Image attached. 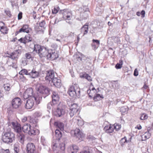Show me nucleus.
Returning <instances> with one entry per match:
<instances>
[{"instance_id": "nucleus-6", "label": "nucleus", "mask_w": 153, "mask_h": 153, "mask_svg": "<svg viewBox=\"0 0 153 153\" xmlns=\"http://www.w3.org/2000/svg\"><path fill=\"white\" fill-rule=\"evenodd\" d=\"M34 54L38 53L39 56L42 58V57L47 56L48 53V48H32Z\"/></svg>"}, {"instance_id": "nucleus-27", "label": "nucleus", "mask_w": 153, "mask_h": 153, "mask_svg": "<svg viewBox=\"0 0 153 153\" xmlns=\"http://www.w3.org/2000/svg\"><path fill=\"white\" fill-rule=\"evenodd\" d=\"M39 73L33 69L31 71H30L29 73V76L33 78H36L39 76Z\"/></svg>"}, {"instance_id": "nucleus-32", "label": "nucleus", "mask_w": 153, "mask_h": 153, "mask_svg": "<svg viewBox=\"0 0 153 153\" xmlns=\"http://www.w3.org/2000/svg\"><path fill=\"white\" fill-rule=\"evenodd\" d=\"M92 46L94 48H98V46L100 44V41L97 39H93L92 40Z\"/></svg>"}, {"instance_id": "nucleus-10", "label": "nucleus", "mask_w": 153, "mask_h": 153, "mask_svg": "<svg viewBox=\"0 0 153 153\" xmlns=\"http://www.w3.org/2000/svg\"><path fill=\"white\" fill-rule=\"evenodd\" d=\"M21 103V100L19 97H16L14 98L11 102L12 107L15 109L19 108L20 106Z\"/></svg>"}, {"instance_id": "nucleus-63", "label": "nucleus", "mask_w": 153, "mask_h": 153, "mask_svg": "<svg viewBox=\"0 0 153 153\" xmlns=\"http://www.w3.org/2000/svg\"><path fill=\"white\" fill-rule=\"evenodd\" d=\"M127 141V139L126 138V137H124V138H122L121 141L120 142L121 143H125Z\"/></svg>"}, {"instance_id": "nucleus-11", "label": "nucleus", "mask_w": 153, "mask_h": 153, "mask_svg": "<svg viewBox=\"0 0 153 153\" xmlns=\"http://www.w3.org/2000/svg\"><path fill=\"white\" fill-rule=\"evenodd\" d=\"M71 133L74 134V136L80 141L82 140L84 137L83 134L79 128H76L74 131H72Z\"/></svg>"}, {"instance_id": "nucleus-54", "label": "nucleus", "mask_w": 153, "mask_h": 153, "mask_svg": "<svg viewBox=\"0 0 153 153\" xmlns=\"http://www.w3.org/2000/svg\"><path fill=\"white\" fill-rule=\"evenodd\" d=\"M60 149L62 151H64L65 149V144L64 143H62L60 144Z\"/></svg>"}, {"instance_id": "nucleus-24", "label": "nucleus", "mask_w": 153, "mask_h": 153, "mask_svg": "<svg viewBox=\"0 0 153 153\" xmlns=\"http://www.w3.org/2000/svg\"><path fill=\"white\" fill-rule=\"evenodd\" d=\"M27 133L29 135L33 136L36 134H39V131L38 129L35 130L31 127Z\"/></svg>"}, {"instance_id": "nucleus-39", "label": "nucleus", "mask_w": 153, "mask_h": 153, "mask_svg": "<svg viewBox=\"0 0 153 153\" xmlns=\"http://www.w3.org/2000/svg\"><path fill=\"white\" fill-rule=\"evenodd\" d=\"M29 48H32L33 47V48H42L40 45L35 44L33 42H32L31 44L29 45Z\"/></svg>"}, {"instance_id": "nucleus-55", "label": "nucleus", "mask_w": 153, "mask_h": 153, "mask_svg": "<svg viewBox=\"0 0 153 153\" xmlns=\"http://www.w3.org/2000/svg\"><path fill=\"white\" fill-rule=\"evenodd\" d=\"M120 111L122 112V113H125L127 111V108H125L124 107H122L120 109Z\"/></svg>"}, {"instance_id": "nucleus-49", "label": "nucleus", "mask_w": 153, "mask_h": 153, "mask_svg": "<svg viewBox=\"0 0 153 153\" xmlns=\"http://www.w3.org/2000/svg\"><path fill=\"white\" fill-rule=\"evenodd\" d=\"M114 83L113 84V86L115 88H117L119 87L118 82L116 81H114Z\"/></svg>"}, {"instance_id": "nucleus-37", "label": "nucleus", "mask_w": 153, "mask_h": 153, "mask_svg": "<svg viewBox=\"0 0 153 153\" xmlns=\"http://www.w3.org/2000/svg\"><path fill=\"white\" fill-rule=\"evenodd\" d=\"M59 9V8L58 6H56L54 7V8L52 10V13L53 14H55L57 13L58 12L59 13V11L60 10ZM59 14L58 13V16H59Z\"/></svg>"}, {"instance_id": "nucleus-3", "label": "nucleus", "mask_w": 153, "mask_h": 153, "mask_svg": "<svg viewBox=\"0 0 153 153\" xmlns=\"http://www.w3.org/2000/svg\"><path fill=\"white\" fill-rule=\"evenodd\" d=\"M15 134L10 131L5 132L2 135V140L5 143L10 144L15 140Z\"/></svg>"}, {"instance_id": "nucleus-43", "label": "nucleus", "mask_w": 153, "mask_h": 153, "mask_svg": "<svg viewBox=\"0 0 153 153\" xmlns=\"http://www.w3.org/2000/svg\"><path fill=\"white\" fill-rule=\"evenodd\" d=\"M3 87L5 90L7 91H9L10 90V85L8 84H4Z\"/></svg>"}, {"instance_id": "nucleus-18", "label": "nucleus", "mask_w": 153, "mask_h": 153, "mask_svg": "<svg viewBox=\"0 0 153 153\" xmlns=\"http://www.w3.org/2000/svg\"><path fill=\"white\" fill-rule=\"evenodd\" d=\"M27 153H33L36 152L35 146L33 143H28L27 146Z\"/></svg>"}, {"instance_id": "nucleus-62", "label": "nucleus", "mask_w": 153, "mask_h": 153, "mask_svg": "<svg viewBox=\"0 0 153 153\" xmlns=\"http://www.w3.org/2000/svg\"><path fill=\"white\" fill-rule=\"evenodd\" d=\"M138 75V71L137 70V68H136L134 71V75L135 76H137Z\"/></svg>"}, {"instance_id": "nucleus-47", "label": "nucleus", "mask_w": 153, "mask_h": 153, "mask_svg": "<svg viewBox=\"0 0 153 153\" xmlns=\"http://www.w3.org/2000/svg\"><path fill=\"white\" fill-rule=\"evenodd\" d=\"M54 105L53 102H50L47 104V108L48 109H50Z\"/></svg>"}, {"instance_id": "nucleus-20", "label": "nucleus", "mask_w": 153, "mask_h": 153, "mask_svg": "<svg viewBox=\"0 0 153 153\" xmlns=\"http://www.w3.org/2000/svg\"><path fill=\"white\" fill-rule=\"evenodd\" d=\"M17 138L20 143L22 144H23L24 142L25 138L24 134L22 133V131L17 133Z\"/></svg>"}, {"instance_id": "nucleus-64", "label": "nucleus", "mask_w": 153, "mask_h": 153, "mask_svg": "<svg viewBox=\"0 0 153 153\" xmlns=\"http://www.w3.org/2000/svg\"><path fill=\"white\" fill-rule=\"evenodd\" d=\"M27 118L26 117H23L22 118V121L23 122H25V121H27Z\"/></svg>"}, {"instance_id": "nucleus-17", "label": "nucleus", "mask_w": 153, "mask_h": 153, "mask_svg": "<svg viewBox=\"0 0 153 153\" xmlns=\"http://www.w3.org/2000/svg\"><path fill=\"white\" fill-rule=\"evenodd\" d=\"M11 123L12 127L15 132L18 133L21 131V128L19 123L17 122H12Z\"/></svg>"}, {"instance_id": "nucleus-25", "label": "nucleus", "mask_w": 153, "mask_h": 153, "mask_svg": "<svg viewBox=\"0 0 153 153\" xmlns=\"http://www.w3.org/2000/svg\"><path fill=\"white\" fill-rule=\"evenodd\" d=\"M52 94V102L53 105H54L58 101L59 97L58 94L55 92H53Z\"/></svg>"}, {"instance_id": "nucleus-33", "label": "nucleus", "mask_w": 153, "mask_h": 153, "mask_svg": "<svg viewBox=\"0 0 153 153\" xmlns=\"http://www.w3.org/2000/svg\"><path fill=\"white\" fill-rule=\"evenodd\" d=\"M31 127V126L29 124H25L22 128V130L25 133H27Z\"/></svg>"}, {"instance_id": "nucleus-61", "label": "nucleus", "mask_w": 153, "mask_h": 153, "mask_svg": "<svg viewBox=\"0 0 153 153\" xmlns=\"http://www.w3.org/2000/svg\"><path fill=\"white\" fill-rule=\"evenodd\" d=\"M25 57L27 59H30L31 58V55L29 53H26L25 54Z\"/></svg>"}, {"instance_id": "nucleus-48", "label": "nucleus", "mask_w": 153, "mask_h": 153, "mask_svg": "<svg viewBox=\"0 0 153 153\" xmlns=\"http://www.w3.org/2000/svg\"><path fill=\"white\" fill-rule=\"evenodd\" d=\"M12 7L13 8L14 6H17L18 5V4L17 1H12L11 2Z\"/></svg>"}, {"instance_id": "nucleus-23", "label": "nucleus", "mask_w": 153, "mask_h": 153, "mask_svg": "<svg viewBox=\"0 0 153 153\" xmlns=\"http://www.w3.org/2000/svg\"><path fill=\"white\" fill-rule=\"evenodd\" d=\"M4 23L2 22H0V31L4 34H7L8 30L6 27L4 26Z\"/></svg>"}, {"instance_id": "nucleus-22", "label": "nucleus", "mask_w": 153, "mask_h": 153, "mask_svg": "<svg viewBox=\"0 0 153 153\" xmlns=\"http://www.w3.org/2000/svg\"><path fill=\"white\" fill-rule=\"evenodd\" d=\"M53 85L57 88H59L61 86V81L57 78L54 77L51 81Z\"/></svg>"}, {"instance_id": "nucleus-28", "label": "nucleus", "mask_w": 153, "mask_h": 153, "mask_svg": "<svg viewBox=\"0 0 153 153\" xmlns=\"http://www.w3.org/2000/svg\"><path fill=\"white\" fill-rule=\"evenodd\" d=\"M68 150L69 152L74 153L77 152L78 150V147L76 145H73L69 147Z\"/></svg>"}, {"instance_id": "nucleus-50", "label": "nucleus", "mask_w": 153, "mask_h": 153, "mask_svg": "<svg viewBox=\"0 0 153 153\" xmlns=\"http://www.w3.org/2000/svg\"><path fill=\"white\" fill-rule=\"evenodd\" d=\"M41 141L42 144L44 145L46 143V140L44 137L42 136L41 138Z\"/></svg>"}, {"instance_id": "nucleus-26", "label": "nucleus", "mask_w": 153, "mask_h": 153, "mask_svg": "<svg viewBox=\"0 0 153 153\" xmlns=\"http://www.w3.org/2000/svg\"><path fill=\"white\" fill-rule=\"evenodd\" d=\"M104 129L105 132L107 133H112L114 131L113 126L111 124L106 126L105 127Z\"/></svg>"}, {"instance_id": "nucleus-12", "label": "nucleus", "mask_w": 153, "mask_h": 153, "mask_svg": "<svg viewBox=\"0 0 153 153\" xmlns=\"http://www.w3.org/2000/svg\"><path fill=\"white\" fill-rule=\"evenodd\" d=\"M70 114L71 117L73 116L76 113H79V108L77 104H71L70 107Z\"/></svg>"}, {"instance_id": "nucleus-53", "label": "nucleus", "mask_w": 153, "mask_h": 153, "mask_svg": "<svg viewBox=\"0 0 153 153\" xmlns=\"http://www.w3.org/2000/svg\"><path fill=\"white\" fill-rule=\"evenodd\" d=\"M83 10L84 11V12H88L89 13V8L87 6H83Z\"/></svg>"}, {"instance_id": "nucleus-60", "label": "nucleus", "mask_w": 153, "mask_h": 153, "mask_svg": "<svg viewBox=\"0 0 153 153\" xmlns=\"http://www.w3.org/2000/svg\"><path fill=\"white\" fill-rule=\"evenodd\" d=\"M5 13L6 14V15L9 17H10L11 14V12L10 11H5Z\"/></svg>"}, {"instance_id": "nucleus-44", "label": "nucleus", "mask_w": 153, "mask_h": 153, "mask_svg": "<svg viewBox=\"0 0 153 153\" xmlns=\"http://www.w3.org/2000/svg\"><path fill=\"white\" fill-rule=\"evenodd\" d=\"M14 151L16 153H18L19 151V146L15 145L14 146Z\"/></svg>"}, {"instance_id": "nucleus-16", "label": "nucleus", "mask_w": 153, "mask_h": 153, "mask_svg": "<svg viewBox=\"0 0 153 153\" xmlns=\"http://www.w3.org/2000/svg\"><path fill=\"white\" fill-rule=\"evenodd\" d=\"M54 71L52 70H51L47 71L45 79L50 82L52 80L53 78H54Z\"/></svg>"}, {"instance_id": "nucleus-8", "label": "nucleus", "mask_w": 153, "mask_h": 153, "mask_svg": "<svg viewBox=\"0 0 153 153\" xmlns=\"http://www.w3.org/2000/svg\"><path fill=\"white\" fill-rule=\"evenodd\" d=\"M58 57V55L57 52H55L54 49H51L50 48L48 50V53L47 55V57L49 59L53 60L56 59Z\"/></svg>"}, {"instance_id": "nucleus-42", "label": "nucleus", "mask_w": 153, "mask_h": 153, "mask_svg": "<svg viewBox=\"0 0 153 153\" xmlns=\"http://www.w3.org/2000/svg\"><path fill=\"white\" fill-rule=\"evenodd\" d=\"M96 91V89L94 87L92 88L91 89H89L87 90V92L88 94H92L93 93H94L95 91Z\"/></svg>"}, {"instance_id": "nucleus-58", "label": "nucleus", "mask_w": 153, "mask_h": 153, "mask_svg": "<svg viewBox=\"0 0 153 153\" xmlns=\"http://www.w3.org/2000/svg\"><path fill=\"white\" fill-rule=\"evenodd\" d=\"M1 153H10L9 150L8 149L4 150L2 149L1 152Z\"/></svg>"}, {"instance_id": "nucleus-19", "label": "nucleus", "mask_w": 153, "mask_h": 153, "mask_svg": "<svg viewBox=\"0 0 153 153\" xmlns=\"http://www.w3.org/2000/svg\"><path fill=\"white\" fill-rule=\"evenodd\" d=\"M75 57L77 60L81 63L85 60V57L84 55L79 52H77L75 56Z\"/></svg>"}, {"instance_id": "nucleus-2", "label": "nucleus", "mask_w": 153, "mask_h": 153, "mask_svg": "<svg viewBox=\"0 0 153 153\" xmlns=\"http://www.w3.org/2000/svg\"><path fill=\"white\" fill-rule=\"evenodd\" d=\"M42 99V97L41 96H39L38 97L34 96L31 98H29L27 101L25 108L27 109L31 108L34 105V100L36 101L37 104H38L40 103Z\"/></svg>"}, {"instance_id": "nucleus-4", "label": "nucleus", "mask_w": 153, "mask_h": 153, "mask_svg": "<svg viewBox=\"0 0 153 153\" xmlns=\"http://www.w3.org/2000/svg\"><path fill=\"white\" fill-rule=\"evenodd\" d=\"M55 125L58 128L55 131L56 136L57 139L59 140L62 136V132L60 130L62 131L64 130V124L60 122H56L55 123Z\"/></svg>"}, {"instance_id": "nucleus-52", "label": "nucleus", "mask_w": 153, "mask_h": 153, "mask_svg": "<svg viewBox=\"0 0 153 153\" xmlns=\"http://www.w3.org/2000/svg\"><path fill=\"white\" fill-rule=\"evenodd\" d=\"M96 10L99 13H101L102 11L103 8H100L98 6H97L96 8Z\"/></svg>"}, {"instance_id": "nucleus-45", "label": "nucleus", "mask_w": 153, "mask_h": 153, "mask_svg": "<svg viewBox=\"0 0 153 153\" xmlns=\"http://www.w3.org/2000/svg\"><path fill=\"white\" fill-rule=\"evenodd\" d=\"M87 12H84L82 14V18L84 19H86L88 17V14Z\"/></svg>"}, {"instance_id": "nucleus-51", "label": "nucleus", "mask_w": 153, "mask_h": 153, "mask_svg": "<svg viewBox=\"0 0 153 153\" xmlns=\"http://www.w3.org/2000/svg\"><path fill=\"white\" fill-rule=\"evenodd\" d=\"M45 24V20H42L39 23V26L42 27H44Z\"/></svg>"}, {"instance_id": "nucleus-29", "label": "nucleus", "mask_w": 153, "mask_h": 153, "mask_svg": "<svg viewBox=\"0 0 153 153\" xmlns=\"http://www.w3.org/2000/svg\"><path fill=\"white\" fill-rule=\"evenodd\" d=\"M88 23H85L81 28V30L83 32V36L86 34L88 32Z\"/></svg>"}, {"instance_id": "nucleus-36", "label": "nucleus", "mask_w": 153, "mask_h": 153, "mask_svg": "<svg viewBox=\"0 0 153 153\" xmlns=\"http://www.w3.org/2000/svg\"><path fill=\"white\" fill-rule=\"evenodd\" d=\"M104 98L102 95H100L99 94H95L94 97V100L95 101H97L101 99V98L103 99Z\"/></svg>"}, {"instance_id": "nucleus-9", "label": "nucleus", "mask_w": 153, "mask_h": 153, "mask_svg": "<svg viewBox=\"0 0 153 153\" xmlns=\"http://www.w3.org/2000/svg\"><path fill=\"white\" fill-rule=\"evenodd\" d=\"M33 90L31 88H27L23 94V97L25 99H27L29 97L31 98L32 97L34 96L36 97H38L39 95L37 96L33 94Z\"/></svg>"}, {"instance_id": "nucleus-56", "label": "nucleus", "mask_w": 153, "mask_h": 153, "mask_svg": "<svg viewBox=\"0 0 153 153\" xmlns=\"http://www.w3.org/2000/svg\"><path fill=\"white\" fill-rule=\"evenodd\" d=\"M147 117H148L147 115L143 114L142 115V116L140 117V119L141 120H144L146 119L147 118Z\"/></svg>"}, {"instance_id": "nucleus-5", "label": "nucleus", "mask_w": 153, "mask_h": 153, "mask_svg": "<svg viewBox=\"0 0 153 153\" xmlns=\"http://www.w3.org/2000/svg\"><path fill=\"white\" fill-rule=\"evenodd\" d=\"M80 93V88L75 85L71 86L69 89V95L72 97H78L79 96Z\"/></svg>"}, {"instance_id": "nucleus-41", "label": "nucleus", "mask_w": 153, "mask_h": 153, "mask_svg": "<svg viewBox=\"0 0 153 153\" xmlns=\"http://www.w3.org/2000/svg\"><path fill=\"white\" fill-rule=\"evenodd\" d=\"M113 127L114 128V129L116 131H117L119 130L121 128V125L117 123H115L113 126Z\"/></svg>"}, {"instance_id": "nucleus-21", "label": "nucleus", "mask_w": 153, "mask_h": 153, "mask_svg": "<svg viewBox=\"0 0 153 153\" xmlns=\"http://www.w3.org/2000/svg\"><path fill=\"white\" fill-rule=\"evenodd\" d=\"M21 53V51L18 49L16 51L14 52L11 53L9 57L11 59L14 60L16 59V58H18L19 55Z\"/></svg>"}, {"instance_id": "nucleus-35", "label": "nucleus", "mask_w": 153, "mask_h": 153, "mask_svg": "<svg viewBox=\"0 0 153 153\" xmlns=\"http://www.w3.org/2000/svg\"><path fill=\"white\" fill-rule=\"evenodd\" d=\"M30 71V70H27L26 69H23L21 70L19 72V74L20 75H29V73Z\"/></svg>"}, {"instance_id": "nucleus-1", "label": "nucleus", "mask_w": 153, "mask_h": 153, "mask_svg": "<svg viewBox=\"0 0 153 153\" xmlns=\"http://www.w3.org/2000/svg\"><path fill=\"white\" fill-rule=\"evenodd\" d=\"M59 16L56 18L54 22V24L58 23L59 21L64 19L70 20L72 17L71 11L68 9L60 10L59 12Z\"/></svg>"}, {"instance_id": "nucleus-30", "label": "nucleus", "mask_w": 153, "mask_h": 153, "mask_svg": "<svg viewBox=\"0 0 153 153\" xmlns=\"http://www.w3.org/2000/svg\"><path fill=\"white\" fill-rule=\"evenodd\" d=\"M151 136V134L149 131L146 132L142 136V141H145L146 140L149 138Z\"/></svg>"}, {"instance_id": "nucleus-15", "label": "nucleus", "mask_w": 153, "mask_h": 153, "mask_svg": "<svg viewBox=\"0 0 153 153\" xmlns=\"http://www.w3.org/2000/svg\"><path fill=\"white\" fill-rule=\"evenodd\" d=\"M65 111L63 108L60 105H59L54 113V115L57 117H60L64 114Z\"/></svg>"}, {"instance_id": "nucleus-14", "label": "nucleus", "mask_w": 153, "mask_h": 153, "mask_svg": "<svg viewBox=\"0 0 153 153\" xmlns=\"http://www.w3.org/2000/svg\"><path fill=\"white\" fill-rule=\"evenodd\" d=\"M38 91L43 94L48 95L49 94L48 88L46 86L42 85L39 86L38 89Z\"/></svg>"}, {"instance_id": "nucleus-40", "label": "nucleus", "mask_w": 153, "mask_h": 153, "mask_svg": "<svg viewBox=\"0 0 153 153\" xmlns=\"http://www.w3.org/2000/svg\"><path fill=\"white\" fill-rule=\"evenodd\" d=\"M123 61L122 60H120L118 63L117 64L115 65V68L117 69H120L122 68V65H123Z\"/></svg>"}, {"instance_id": "nucleus-38", "label": "nucleus", "mask_w": 153, "mask_h": 153, "mask_svg": "<svg viewBox=\"0 0 153 153\" xmlns=\"http://www.w3.org/2000/svg\"><path fill=\"white\" fill-rule=\"evenodd\" d=\"M30 122L32 124H36L38 122V120L36 117H30Z\"/></svg>"}, {"instance_id": "nucleus-34", "label": "nucleus", "mask_w": 153, "mask_h": 153, "mask_svg": "<svg viewBox=\"0 0 153 153\" xmlns=\"http://www.w3.org/2000/svg\"><path fill=\"white\" fill-rule=\"evenodd\" d=\"M74 121L76 120L77 124L79 126H81L84 124V122L82 121L81 118L79 119V117H76L75 118L73 119Z\"/></svg>"}, {"instance_id": "nucleus-59", "label": "nucleus", "mask_w": 153, "mask_h": 153, "mask_svg": "<svg viewBox=\"0 0 153 153\" xmlns=\"http://www.w3.org/2000/svg\"><path fill=\"white\" fill-rule=\"evenodd\" d=\"M22 12H20L18 15V20H20L22 18Z\"/></svg>"}, {"instance_id": "nucleus-46", "label": "nucleus", "mask_w": 153, "mask_h": 153, "mask_svg": "<svg viewBox=\"0 0 153 153\" xmlns=\"http://www.w3.org/2000/svg\"><path fill=\"white\" fill-rule=\"evenodd\" d=\"M7 63L8 65L9 66H12L13 67L14 66V63L10 60L7 61Z\"/></svg>"}, {"instance_id": "nucleus-31", "label": "nucleus", "mask_w": 153, "mask_h": 153, "mask_svg": "<svg viewBox=\"0 0 153 153\" xmlns=\"http://www.w3.org/2000/svg\"><path fill=\"white\" fill-rule=\"evenodd\" d=\"M80 77L81 78H85L87 79L88 81L90 82L92 81V78L88 74L84 73L82 75H80Z\"/></svg>"}, {"instance_id": "nucleus-57", "label": "nucleus", "mask_w": 153, "mask_h": 153, "mask_svg": "<svg viewBox=\"0 0 153 153\" xmlns=\"http://www.w3.org/2000/svg\"><path fill=\"white\" fill-rule=\"evenodd\" d=\"M145 13H146L145 10H143L141 11L140 12V15H141V17L142 18H143L145 17Z\"/></svg>"}, {"instance_id": "nucleus-7", "label": "nucleus", "mask_w": 153, "mask_h": 153, "mask_svg": "<svg viewBox=\"0 0 153 153\" xmlns=\"http://www.w3.org/2000/svg\"><path fill=\"white\" fill-rule=\"evenodd\" d=\"M32 40V38L30 35L28 34L24 38H21L18 40V41L21 43H23L26 45L27 46H29V45L31 44V42Z\"/></svg>"}, {"instance_id": "nucleus-13", "label": "nucleus", "mask_w": 153, "mask_h": 153, "mask_svg": "<svg viewBox=\"0 0 153 153\" xmlns=\"http://www.w3.org/2000/svg\"><path fill=\"white\" fill-rule=\"evenodd\" d=\"M31 30L30 28H29L28 25H24L18 31H16L15 33V35L16 36L19 33L22 32L26 33H29L30 31Z\"/></svg>"}]
</instances>
